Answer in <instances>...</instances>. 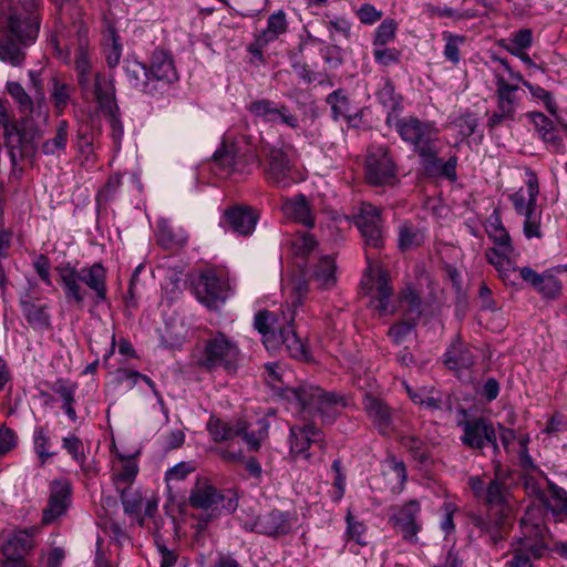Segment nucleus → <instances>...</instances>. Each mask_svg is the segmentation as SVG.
Listing matches in <instances>:
<instances>
[{"label": "nucleus", "mask_w": 567, "mask_h": 567, "mask_svg": "<svg viewBox=\"0 0 567 567\" xmlns=\"http://www.w3.org/2000/svg\"><path fill=\"white\" fill-rule=\"evenodd\" d=\"M70 137V124L66 120H60L53 131V136L44 140L40 152L44 156L60 158L65 155Z\"/></svg>", "instance_id": "nucleus-35"}, {"label": "nucleus", "mask_w": 567, "mask_h": 567, "mask_svg": "<svg viewBox=\"0 0 567 567\" xmlns=\"http://www.w3.org/2000/svg\"><path fill=\"white\" fill-rule=\"evenodd\" d=\"M284 216L307 228L315 226V217L311 213L310 204L303 194L285 198L281 205Z\"/></svg>", "instance_id": "nucleus-32"}, {"label": "nucleus", "mask_w": 567, "mask_h": 567, "mask_svg": "<svg viewBox=\"0 0 567 567\" xmlns=\"http://www.w3.org/2000/svg\"><path fill=\"white\" fill-rule=\"evenodd\" d=\"M361 286L368 293H373V297L377 299L375 309L382 313L386 312L390 298L393 295V288L390 285L388 271L379 265H369L361 281Z\"/></svg>", "instance_id": "nucleus-18"}, {"label": "nucleus", "mask_w": 567, "mask_h": 567, "mask_svg": "<svg viewBox=\"0 0 567 567\" xmlns=\"http://www.w3.org/2000/svg\"><path fill=\"white\" fill-rule=\"evenodd\" d=\"M121 185H122V175L118 173L111 175L107 178L105 185L99 189V192L96 194V202L99 204H102V203L106 204V203L113 200L117 196Z\"/></svg>", "instance_id": "nucleus-64"}, {"label": "nucleus", "mask_w": 567, "mask_h": 567, "mask_svg": "<svg viewBox=\"0 0 567 567\" xmlns=\"http://www.w3.org/2000/svg\"><path fill=\"white\" fill-rule=\"evenodd\" d=\"M55 271L68 303L83 307L87 292L82 286L92 291L95 305L106 301V269L101 262L78 268L70 261H64L55 267Z\"/></svg>", "instance_id": "nucleus-1"}, {"label": "nucleus", "mask_w": 567, "mask_h": 567, "mask_svg": "<svg viewBox=\"0 0 567 567\" xmlns=\"http://www.w3.org/2000/svg\"><path fill=\"white\" fill-rule=\"evenodd\" d=\"M540 495V504L551 514L555 522L567 517V491L554 482L548 481V495Z\"/></svg>", "instance_id": "nucleus-34"}, {"label": "nucleus", "mask_w": 567, "mask_h": 567, "mask_svg": "<svg viewBox=\"0 0 567 567\" xmlns=\"http://www.w3.org/2000/svg\"><path fill=\"white\" fill-rule=\"evenodd\" d=\"M257 221L258 215L251 207L233 206L224 212L219 225L237 235L249 236L254 233Z\"/></svg>", "instance_id": "nucleus-24"}, {"label": "nucleus", "mask_w": 567, "mask_h": 567, "mask_svg": "<svg viewBox=\"0 0 567 567\" xmlns=\"http://www.w3.org/2000/svg\"><path fill=\"white\" fill-rule=\"evenodd\" d=\"M50 100L52 102L54 113L56 116H60L66 110L72 95L75 91V87L68 83L62 76L59 74H54L51 76L50 81Z\"/></svg>", "instance_id": "nucleus-39"}, {"label": "nucleus", "mask_w": 567, "mask_h": 567, "mask_svg": "<svg viewBox=\"0 0 567 567\" xmlns=\"http://www.w3.org/2000/svg\"><path fill=\"white\" fill-rule=\"evenodd\" d=\"M318 241L313 235L308 231L297 234L291 240L292 254L300 257H307L315 250Z\"/></svg>", "instance_id": "nucleus-58"}, {"label": "nucleus", "mask_w": 567, "mask_h": 567, "mask_svg": "<svg viewBox=\"0 0 567 567\" xmlns=\"http://www.w3.org/2000/svg\"><path fill=\"white\" fill-rule=\"evenodd\" d=\"M249 112L270 124H284L290 128L299 127L297 115L292 114L286 104L276 103L272 100L261 99L254 101L248 106Z\"/></svg>", "instance_id": "nucleus-19"}, {"label": "nucleus", "mask_w": 567, "mask_h": 567, "mask_svg": "<svg viewBox=\"0 0 567 567\" xmlns=\"http://www.w3.org/2000/svg\"><path fill=\"white\" fill-rule=\"evenodd\" d=\"M71 504V485L68 481H55L52 484L49 504L43 511L42 522L50 524L63 515Z\"/></svg>", "instance_id": "nucleus-26"}, {"label": "nucleus", "mask_w": 567, "mask_h": 567, "mask_svg": "<svg viewBox=\"0 0 567 567\" xmlns=\"http://www.w3.org/2000/svg\"><path fill=\"white\" fill-rule=\"evenodd\" d=\"M156 240L165 249L179 248L186 245L188 235L183 228H175L167 219L159 218L157 220Z\"/></svg>", "instance_id": "nucleus-40"}, {"label": "nucleus", "mask_w": 567, "mask_h": 567, "mask_svg": "<svg viewBox=\"0 0 567 567\" xmlns=\"http://www.w3.org/2000/svg\"><path fill=\"white\" fill-rule=\"evenodd\" d=\"M279 346H285L292 358H303L306 354L305 346L292 328V323H287L282 327L269 349H275Z\"/></svg>", "instance_id": "nucleus-46"}, {"label": "nucleus", "mask_w": 567, "mask_h": 567, "mask_svg": "<svg viewBox=\"0 0 567 567\" xmlns=\"http://www.w3.org/2000/svg\"><path fill=\"white\" fill-rule=\"evenodd\" d=\"M497 110L488 117L487 127L494 130L504 122H513L520 102V89L509 83L502 74L494 72Z\"/></svg>", "instance_id": "nucleus-11"}, {"label": "nucleus", "mask_w": 567, "mask_h": 567, "mask_svg": "<svg viewBox=\"0 0 567 567\" xmlns=\"http://www.w3.org/2000/svg\"><path fill=\"white\" fill-rule=\"evenodd\" d=\"M514 251L513 245L509 249L502 246H495L486 249L485 257L487 261L497 270L499 278L511 285H515L512 275L516 272L517 267L511 260L509 255Z\"/></svg>", "instance_id": "nucleus-33"}, {"label": "nucleus", "mask_w": 567, "mask_h": 567, "mask_svg": "<svg viewBox=\"0 0 567 567\" xmlns=\"http://www.w3.org/2000/svg\"><path fill=\"white\" fill-rule=\"evenodd\" d=\"M421 164L426 172L444 176L450 181H455L457 177V157L451 156L444 162L439 157V147L434 151L433 156L426 157Z\"/></svg>", "instance_id": "nucleus-48"}, {"label": "nucleus", "mask_w": 567, "mask_h": 567, "mask_svg": "<svg viewBox=\"0 0 567 567\" xmlns=\"http://www.w3.org/2000/svg\"><path fill=\"white\" fill-rule=\"evenodd\" d=\"M28 118H21L3 132V145L8 153L13 174L21 173L19 164L25 158L33 157L38 150L41 131Z\"/></svg>", "instance_id": "nucleus-7"}, {"label": "nucleus", "mask_w": 567, "mask_h": 567, "mask_svg": "<svg viewBox=\"0 0 567 567\" xmlns=\"http://www.w3.org/2000/svg\"><path fill=\"white\" fill-rule=\"evenodd\" d=\"M561 282L554 275L553 270H546L540 274L536 290L546 299H556L561 293Z\"/></svg>", "instance_id": "nucleus-52"}, {"label": "nucleus", "mask_w": 567, "mask_h": 567, "mask_svg": "<svg viewBox=\"0 0 567 567\" xmlns=\"http://www.w3.org/2000/svg\"><path fill=\"white\" fill-rule=\"evenodd\" d=\"M377 100L388 110L386 116H400L403 110L402 96L395 93V86L390 79H384L382 85L375 93Z\"/></svg>", "instance_id": "nucleus-45"}, {"label": "nucleus", "mask_w": 567, "mask_h": 567, "mask_svg": "<svg viewBox=\"0 0 567 567\" xmlns=\"http://www.w3.org/2000/svg\"><path fill=\"white\" fill-rule=\"evenodd\" d=\"M291 398L301 410L317 412L321 422H330L346 406V399L334 392H326L312 384H303L290 390Z\"/></svg>", "instance_id": "nucleus-9"}, {"label": "nucleus", "mask_w": 567, "mask_h": 567, "mask_svg": "<svg viewBox=\"0 0 567 567\" xmlns=\"http://www.w3.org/2000/svg\"><path fill=\"white\" fill-rule=\"evenodd\" d=\"M20 306L28 323L38 329L50 327V315L45 305L37 303L29 298L21 299Z\"/></svg>", "instance_id": "nucleus-47"}, {"label": "nucleus", "mask_w": 567, "mask_h": 567, "mask_svg": "<svg viewBox=\"0 0 567 567\" xmlns=\"http://www.w3.org/2000/svg\"><path fill=\"white\" fill-rule=\"evenodd\" d=\"M50 44L53 47L56 58L65 65H74L78 73V82L81 86L89 84L91 72L89 28L80 24L74 30H69V39L61 47L60 39L52 37Z\"/></svg>", "instance_id": "nucleus-4"}, {"label": "nucleus", "mask_w": 567, "mask_h": 567, "mask_svg": "<svg viewBox=\"0 0 567 567\" xmlns=\"http://www.w3.org/2000/svg\"><path fill=\"white\" fill-rule=\"evenodd\" d=\"M501 442L507 452H516L518 449L527 446L529 443L528 434L520 433L514 427H499Z\"/></svg>", "instance_id": "nucleus-54"}, {"label": "nucleus", "mask_w": 567, "mask_h": 567, "mask_svg": "<svg viewBox=\"0 0 567 567\" xmlns=\"http://www.w3.org/2000/svg\"><path fill=\"white\" fill-rule=\"evenodd\" d=\"M385 124L393 127L403 143L415 153L421 163L433 156L439 147L440 130L435 122L421 120L415 115L385 117Z\"/></svg>", "instance_id": "nucleus-3"}, {"label": "nucleus", "mask_w": 567, "mask_h": 567, "mask_svg": "<svg viewBox=\"0 0 567 567\" xmlns=\"http://www.w3.org/2000/svg\"><path fill=\"white\" fill-rule=\"evenodd\" d=\"M34 530L21 529L14 532L2 544V553L7 558L22 557L33 547Z\"/></svg>", "instance_id": "nucleus-43"}, {"label": "nucleus", "mask_w": 567, "mask_h": 567, "mask_svg": "<svg viewBox=\"0 0 567 567\" xmlns=\"http://www.w3.org/2000/svg\"><path fill=\"white\" fill-rule=\"evenodd\" d=\"M526 175L528 176L526 188L520 187L509 195V200L517 215L525 214L537 205L539 194L537 175L532 169H527Z\"/></svg>", "instance_id": "nucleus-30"}, {"label": "nucleus", "mask_w": 567, "mask_h": 567, "mask_svg": "<svg viewBox=\"0 0 567 567\" xmlns=\"http://www.w3.org/2000/svg\"><path fill=\"white\" fill-rule=\"evenodd\" d=\"M241 358L238 342L223 331H210L193 349V363L207 372H235Z\"/></svg>", "instance_id": "nucleus-2"}, {"label": "nucleus", "mask_w": 567, "mask_h": 567, "mask_svg": "<svg viewBox=\"0 0 567 567\" xmlns=\"http://www.w3.org/2000/svg\"><path fill=\"white\" fill-rule=\"evenodd\" d=\"M297 517L293 513L271 509L261 515H251V519L239 517L241 527L249 533H258L268 537L277 538L288 535Z\"/></svg>", "instance_id": "nucleus-12"}, {"label": "nucleus", "mask_w": 567, "mask_h": 567, "mask_svg": "<svg viewBox=\"0 0 567 567\" xmlns=\"http://www.w3.org/2000/svg\"><path fill=\"white\" fill-rule=\"evenodd\" d=\"M262 173L266 182L277 188H287L298 183L296 161L288 147L266 144L262 147Z\"/></svg>", "instance_id": "nucleus-8"}, {"label": "nucleus", "mask_w": 567, "mask_h": 567, "mask_svg": "<svg viewBox=\"0 0 567 567\" xmlns=\"http://www.w3.org/2000/svg\"><path fill=\"white\" fill-rule=\"evenodd\" d=\"M289 443L292 455L309 458L311 445L323 446V433L320 427H290Z\"/></svg>", "instance_id": "nucleus-27"}, {"label": "nucleus", "mask_w": 567, "mask_h": 567, "mask_svg": "<svg viewBox=\"0 0 567 567\" xmlns=\"http://www.w3.org/2000/svg\"><path fill=\"white\" fill-rule=\"evenodd\" d=\"M49 389L60 396L62 400V409L64 413L68 415L70 422L76 421V413L73 408L75 403V392L78 390V384L69 379L60 378L54 382L49 384Z\"/></svg>", "instance_id": "nucleus-42"}, {"label": "nucleus", "mask_w": 567, "mask_h": 567, "mask_svg": "<svg viewBox=\"0 0 567 567\" xmlns=\"http://www.w3.org/2000/svg\"><path fill=\"white\" fill-rule=\"evenodd\" d=\"M295 312L293 311H259L255 316L254 326L256 330L262 336L266 348L269 349L270 344H274V340L287 323H293Z\"/></svg>", "instance_id": "nucleus-22"}, {"label": "nucleus", "mask_w": 567, "mask_h": 567, "mask_svg": "<svg viewBox=\"0 0 567 567\" xmlns=\"http://www.w3.org/2000/svg\"><path fill=\"white\" fill-rule=\"evenodd\" d=\"M34 41L27 42V39L13 33L8 27V33L0 37V60L12 66H20L25 58L24 49Z\"/></svg>", "instance_id": "nucleus-28"}, {"label": "nucleus", "mask_w": 567, "mask_h": 567, "mask_svg": "<svg viewBox=\"0 0 567 567\" xmlns=\"http://www.w3.org/2000/svg\"><path fill=\"white\" fill-rule=\"evenodd\" d=\"M123 71L130 86L141 93L153 96L154 86L151 85L146 64L137 60H125Z\"/></svg>", "instance_id": "nucleus-36"}, {"label": "nucleus", "mask_w": 567, "mask_h": 567, "mask_svg": "<svg viewBox=\"0 0 567 567\" xmlns=\"http://www.w3.org/2000/svg\"><path fill=\"white\" fill-rule=\"evenodd\" d=\"M462 442L471 449L492 446L495 452L498 451L495 427H464Z\"/></svg>", "instance_id": "nucleus-41"}, {"label": "nucleus", "mask_w": 567, "mask_h": 567, "mask_svg": "<svg viewBox=\"0 0 567 567\" xmlns=\"http://www.w3.org/2000/svg\"><path fill=\"white\" fill-rule=\"evenodd\" d=\"M123 45L120 41V35L114 29L110 30L107 42L104 44V55L106 64L110 69L118 65L122 56Z\"/></svg>", "instance_id": "nucleus-56"}, {"label": "nucleus", "mask_w": 567, "mask_h": 567, "mask_svg": "<svg viewBox=\"0 0 567 567\" xmlns=\"http://www.w3.org/2000/svg\"><path fill=\"white\" fill-rule=\"evenodd\" d=\"M347 530L346 536L348 540H353L360 546H365L368 542L365 540L367 527L365 525L358 520L350 512L347 517Z\"/></svg>", "instance_id": "nucleus-63"}, {"label": "nucleus", "mask_w": 567, "mask_h": 567, "mask_svg": "<svg viewBox=\"0 0 567 567\" xmlns=\"http://www.w3.org/2000/svg\"><path fill=\"white\" fill-rule=\"evenodd\" d=\"M540 138L554 151L559 152L564 147L561 138L558 136L554 122L540 112L530 114Z\"/></svg>", "instance_id": "nucleus-44"}, {"label": "nucleus", "mask_w": 567, "mask_h": 567, "mask_svg": "<svg viewBox=\"0 0 567 567\" xmlns=\"http://www.w3.org/2000/svg\"><path fill=\"white\" fill-rule=\"evenodd\" d=\"M544 507L528 506L524 516L520 518L522 537L520 543L534 558L543 557L546 546L544 544L545 525L543 512Z\"/></svg>", "instance_id": "nucleus-14"}, {"label": "nucleus", "mask_w": 567, "mask_h": 567, "mask_svg": "<svg viewBox=\"0 0 567 567\" xmlns=\"http://www.w3.org/2000/svg\"><path fill=\"white\" fill-rule=\"evenodd\" d=\"M509 492L505 483L498 480H491L487 484L486 495L483 503L489 508L495 511V525L503 526L511 512L508 502Z\"/></svg>", "instance_id": "nucleus-25"}, {"label": "nucleus", "mask_w": 567, "mask_h": 567, "mask_svg": "<svg viewBox=\"0 0 567 567\" xmlns=\"http://www.w3.org/2000/svg\"><path fill=\"white\" fill-rule=\"evenodd\" d=\"M445 42L443 55L452 64L457 65L461 61L460 48L465 43L466 37L454 34L450 31L442 32Z\"/></svg>", "instance_id": "nucleus-53"}, {"label": "nucleus", "mask_w": 567, "mask_h": 567, "mask_svg": "<svg viewBox=\"0 0 567 567\" xmlns=\"http://www.w3.org/2000/svg\"><path fill=\"white\" fill-rule=\"evenodd\" d=\"M444 364L455 372L468 370L474 365L475 357L468 344L456 336L444 353Z\"/></svg>", "instance_id": "nucleus-29"}, {"label": "nucleus", "mask_w": 567, "mask_h": 567, "mask_svg": "<svg viewBox=\"0 0 567 567\" xmlns=\"http://www.w3.org/2000/svg\"><path fill=\"white\" fill-rule=\"evenodd\" d=\"M424 240L422 231L412 223L405 221L399 227L398 244L402 251L420 246Z\"/></svg>", "instance_id": "nucleus-51"}, {"label": "nucleus", "mask_w": 567, "mask_h": 567, "mask_svg": "<svg viewBox=\"0 0 567 567\" xmlns=\"http://www.w3.org/2000/svg\"><path fill=\"white\" fill-rule=\"evenodd\" d=\"M197 300L209 309H217L227 299L226 285L214 270L202 272L193 282Z\"/></svg>", "instance_id": "nucleus-17"}, {"label": "nucleus", "mask_w": 567, "mask_h": 567, "mask_svg": "<svg viewBox=\"0 0 567 567\" xmlns=\"http://www.w3.org/2000/svg\"><path fill=\"white\" fill-rule=\"evenodd\" d=\"M364 409L374 422L384 423L392 421L389 406L379 399L367 398Z\"/></svg>", "instance_id": "nucleus-61"}, {"label": "nucleus", "mask_w": 567, "mask_h": 567, "mask_svg": "<svg viewBox=\"0 0 567 567\" xmlns=\"http://www.w3.org/2000/svg\"><path fill=\"white\" fill-rule=\"evenodd\" d=\"M485 230L489 237V239L494 243L495 246H502L505 249H509L512 244V238L503 225L499 212L494 209V212L488 217Z\"/></svg>", "instance_id": "nucleus-49"}, {"label": "nucleus", "mask_w": 567, "mask_h": 567, "mask_svg": "<svg viewBox=\"0 0 567 567\" xmlns=\"http://www.w3.org/2000/svg\"><path fill=\"white\" fill-rule=\"evenodd\" d=\"M401 301L408 317L415 318V320L419 321V318L422 315V300L417 292L413 288L406 287L402 291Z\"/></svg>", "instance_id": "nucleus-59"}, {"label": "nucleus", "mask_w": 567, "mask_h": 567, "mask_svg": "<svg viewBox=\"0 0 567 567\" xmlns=\"http://www.w3.org/2000/svg\"><path fill=\"white\" fill-rule=\"evenodd\" d=\"M336 268L334 259L323 256L307 270V275L319 289H330L337 282Z\"/></svg>", "instance_id": "nucleus-38"}, {"label": "nucleus", "mask_w": 567, "mask_h": 567, "mask_svg": "<svg viewBox=\"0 0 567 567\" xmlns=\"http://www.w3.org/2000/svg\"><path fill=\"white\" fill-rule=\"evenodd\" d=\"M121 502L126 514L137 516L142 508L143 497L138 491L128 486L122 489Z\"/></svg>", "instance_id": "nucleus-62"}, {"label": "nucleus", "mask_w": 567, "mask_h": 567, "mask_svg": "<svg viewBox=\"0 0 567 567\" xmlns=\"http://www.w3.org/2000/svg\"><path fill=\"white\" fill-rule=\"evenodd\" d=\"M6 90L17 104L19 112L25 115V118L29 120L32 116L48 118L49 111L43 92H40V96L35 95V99H32L21 83L17 81H8Z\"/></svg>", "instance_id": "nucleus-21"}, {"label": "nucleus", "mask_w": 567, "mask_h": 567, "mask_svg": "<svg viewBox=\"0 0 567 567\" xmlns=\"http://www.w3.org/2000/svg\"><path fill=\"white\" fill-rule=\"evenodd\" d=\"M60 13V20L63 23H71L70 30L76 29L82 22V9L78 4V0H54Z\"/></svg>", "instance_id": "nucleus-50"}, {"label": "nucleus", "mask_w": 567, "mask_h": 567, "mask_svg": "<svg viewBox=\"0 0 567 567\" xmlns=\"http://www.w3.org/2000/svg\"><path fill=\"white\" fill-rule=\"evenodd\" d=\"M364 177L373 187H393L399 183L398 165L386 146H372L364 159Z\"/></svg>", "instance_id": "nucleus-10"}, {"label": "nucleus", "mask_w": 567, "mask_h": 567, "mask_svg": "<svg viewBox=\"0 0 567 567\" xmlns=\"http://www.w3.org/2000/svg\"><path fill=\"white\" fill-rule=\"evenodd\" d=\"M188 502L193 508L207 513L199 522V526L203 528L212 519L223 514H233L238 507L239 496L234 489H218L207 482L198 481L190 491Z\"/></svg>", "instance_id": "nucleus-6"}, {"label": "nucleus", "mask_w": 567, "mask_h": 567, "mask_svg": "<svg viewBox=\"0 0 567 567\" xmlns=\"http://www.w3.org/2000/svg\"><path fill=\"white\" fill-rule=\"evenodd\" d=\"M355 225L359 228L367 246L381 248L383 246L381 210L377 206L363 203L355 217Z\"/></svg>", "instance_id": "nucleus-20"}, {"label": "nucleus", "mask_w": 567, "mask_h": 567, "mask_svg": "<svg viewBox=\"0 0 567 567\" xmlns=\"http://www.w3.org/2000/svg\"><path fill=\"white\" fill-rule=\"evenodd\" d=\"M10 12L7 24L10 30L27 39V42L37 40L40 30V20L37 9L40 0H10Z\"/></svg>", "instance_id": "nucleus-13"}, {"label": "nucleus", "mask_w": 567, "mask_h": 567, "mask_svg": "<svg viewBox=\"0 0 567 567\" xmlns=\"http://www.w3.org/2000/svg\"><path fill=\"white\" fill-rule=\"evenodd\" d=\"M398 24L393 19L383 20L374 32L373 45L385 47L394 40Z\"/></svg>", "instance_id": "nucleus-60"}, {"label": "nucleus", "mask_w": 567, "mask_h": 567, "mask_svg": "<svg viewBox=\"0 0 567 567\" xmlns=\"http://www.w3.org/2000/svg\"><path fill=\"white\" fill-rule=\"evenodd\" d=\"M326 102L331 107V117L334 121L343 118L353 127H358L361 124V112L351 113V103L344 90H334L328 94Z\"/></svg>", "instance_id": "nucleus-31"}, {"label": "nucleus", "mask_w": 567, "mask_h": 567, "mask_svg": "<svg viewBox=\"0 0 567 567\" xmlns=\"http://www.w3.org/2000/svg\"><path fill=\"white\" fill-rule=\"evenodd\" d=\"M94 96L102 113L117 110L114 81L104 73L94 76Z\"/></svg>", "instance_id": "nucleus-37"}, {"label": "nucleus", "mask_w": 567, "mask_h": 567, "mask_svg": "<svg viewBox=\"0 0 567 567\" xmlns=\"http://www.w3.org/2000/svg\"><path fill=\"white\" fill-rule=\"evenodd\" d=\"M520 216L524 217L523 233L527 239L542 238V210L537 205Z\"/></svg>", "instance_id": "nucleus-57"}, {"label": "nucleus", "mask_w": 567, "mask_h": 567, "mask_svg": "<svg viewBox=\"0 0 567 567\" xmlns=\"http://www.w3.org/2000/svg\"><path fill=\"white\" fill-rule=\"evenodd\" d=\"M288 32L287 14L284 10L271 13L267 19L265 29L254 34V40L247 47L248 53L251 55V62L264 64V49L270 43L279 40Z\"/></svg>", "instance_id": "nucleus-15"}, {"label": "nucleus", "mask_w": 567, "mask_h": 567, "mask_svg": "<svg viewBox=\"0 0 567 567\" xmlns=\"http://www.w3.org/2000/svg\"><path fill=\"white\" fill-rule=\"evenodd\" d=\"M12 240L13 231L10 228H0V291H4L8 286V276L2 265V260L9 257Z\"/></svg>", "instance_id": "nucleus-55"}, {"label": "nucleus", "mask_w": 567, "mask_h": 567, "mask_svg": "<svg viewBox=\"0 0 567 567\" xmlns=\"http://www.w3.org/2000/svg\"><path fill=\"white\" fill-rule=\"evenodd\" d=\"M421 506L416 501H410L399 507L391 516L394 527L402 534L403 539L410 543L417 542V534L422 529L420 522Z\"/></svg>", "instance_id": "nucleus-23"}, {"label": "nucleus", "mask_w": 567, "mask_h": 567, "mask_svg": "<svg viewBox=\"0 0 567 567\" xmlns=\"http://www.w3.org/2000/svg\"><path fill=\"white\" fill-rule=\"evenodd\" d=\"M147 68L151 85L154 86L153 96L163 95L173 83L178 81L173 58L165 50H154Z\"/></svg>", "instance_id": "nucleus-16"}, {"label": "nucleus", "mask_w": 567, "mask_h": 567, "mask_svg": "<svg viewBox=\"0 0 567 567\" xmlns=\"http://www.w3.org/2000/svg\"><path fill=\"white\" fill-rule=\"evenodd\" d=\"M245 142L251 144V138L247 135H240L236 142L224 140L220 148L213 155L214 169L220 175H249L257 167L262 165L260 156L251 147L241 151L239 144Z\"/></svg>", "instance_id": "nucleus-5"}]
</instances>
